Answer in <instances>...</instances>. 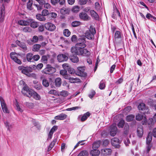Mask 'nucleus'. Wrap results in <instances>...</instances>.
Listing matches in <instances>:
<instances>
[{"label":"nucleus","instance_id":"3c124183","mask_svg":"<svg viewBox=\"0 0 156 156\" xmlns=\"http://www.w3.org/2000/svg\"><path fill=\"white\" fill-rule=\"evenodd\" d=\"M63 33L64 36L68 37L70 34V32L67 29L64 30L63 32Z\"/></svg>","mask_w":156,"mask_h":156},{"label":"nucleus","instance_id":"473e14b6","mask_svg":"<svg viewBox=\"0 0 156 156\" xmlns=\"http://www.w3.org/2000/svg\"><path fill=\"white\" fill-rule=\"evenodd\" d=\"M101 142L100 141H98L95 142L93 144L92 147L93 149H97L98 148Z\"/></svg>","mask_w":156,"mask_h":156},{"label":"nucleus","instance_id":"72a5a7b5","mask_svg":"<svg viewBox=\"0 0 156 156\" xmlns=\"http://www.w3.org/2000/svg\"><path fill=\"white\" fill-rule=\"evenodd\" d=\"M32 97L37 100H40L41 99L40 95L35 91L34 92Z\"/></svg>","mask_w":156,"mask_h":156},{"label":"nucleus","instance_id":"7c9ffc66","mask_svg":"<svg viewBox=\"0 0 156 156\" xmlns=\"http://www.w3.org/2000/svg\"><path fill=\"white\" fill-rule=\"evenodd\" d=\"M145 117L144 115L138 113L136 114V120L138 121H140L143 118Z\"/></svg>","mask_w":156,"mask_h":156},{"label":"nucleus","instance_id":"1a4fd4ad","mask_svg":"<svg viewBox=\"0 0 156 156\" xmlns=\"http://www.w3.org/2000/svg\"><path fill=\"white\" fill-rule=\"evenodd\" d=\"M39 4V5L34 3V5L35 6L38 10H41L42 8V5H44L46 1L45 0H35Z\"/></svg>","mask_w":156,"mask_h":156},{"label":"nucleus","instance_id":"c85d7f7f","mask_svg":"<svg viewBox=\"0 0 156 156\" xmlns=\"http://www.w3.org/2000/svg\"><path fill=\"white\" fill-rule=\"evenodd\" d=\"M99 88L101 90L104 89L105 87V81L102 80L100 82L99 84Z\"/></svg>","mask_w":156,"mask_h":156},{"label":"nucleus","instance_id":"864d4df0","mask_svg":"<svg viewBox=\"0 0 156 156\" xmlns=\"http://www.w3.org/2000/svg\"><path fill=\"white\" fill-rule=\"evenodd\" d=\"M42 84L43 86L45 87H47L49 85V83L48 80L46 79L43 80L42 81Z\"/></svg>","mask_w":156,"mask_h":156},{"label":"nucleus","instance_id":"680f3d73","mask_svg":"<svg viewBox=\"0 0 156 156\" xmlns=\"http://www.w3.org/2000/svg\"><path fill=\"white\" fill-rule=\"evenodd\" d=\"M16 109L18 111L20 112H22L23 110L20 108L19 105L18 103L16 101Z\"/></svg>","mask_w":156,"mask_h":156},{"label":"nucleus","instance_id":"f704fd0d","mask_svg":"<svg viewBox=\"0 0 156 156\" xmlns=\"http://www.w3.org/2000/svg\"><path fill=\"white\" fill-rule=\"evenodd\" d=\"M41 45L39 44H35L33 47L32 50L34 51H38L40 49Z\"/></svg>","mask_w":156,"mask_h":156},{"label":"nucleus","instance_id":"bf43d9fd","mask_svg":"<svg viewBox=\"0 0 156 156\" xmlns=\"http://www.w3.org/2000/svg\"><path fill=\"white\" fill-rule=\"evenodd\" d=\"M38 41V37L37 36H33L32 40L30 41L31 42H33L34 43H37Z\"/></svg>","mask_w":156,"mask_h":156},{"label":"nucleus","instance_id":"c03bdc74","mask_svg":"<svg viewBox=\"0 0 156 156\" xmlns=\"http://www.w3.org/2000/svg\"><path fill=\"white\" fill-rule=\"evenodd\" d=\"M25 105L27 107L29 108H33L34 107V103L32 102H26Z\"/></svg>","mask_w":156,"mask_h":156},{"label":"nucleus","instance_id":"aec40b11","mask_svg":"<svg viewBox=\"0 0 156 156\" xmlns=\"http://www.w3.org/2000/svg\"><path fill=\"white\" fill-rule=\"evenodd\" d=\"M137 136L140 137H141L143 134L144 131L143 127L140 126L138 127L137 129Z\"/></svg>","mask_w":156,"mask_h":156},{"label":"nucleus","instance_id":"052dcab7","mask_svg":"<svg viewBox=\"0 0 156 156\" xmlns=\"http://www.w3.org/2000/svg\"><path fill=\"white\" fill-rule=\"evenodd\" d=\"M60 94L61 95L65 97L68 95V93L67 91L63 90L61 92Z\"/></svg>","mask_w":156,"mask_h":156},{"label":"nucleus","instance_id":"9b49d317","mask_svg":"<svg viewBox=\"0 0 156 156\" xmlns=\"http://www.w3.org/2000/svg\"><path fill=\"white\" fill-rule=\"evenodd\" d=\"M142 122L143 125L148 124L149 125H153L155 122H154L153 118H150L147 121L146 118L144 117V121Z\"/></svg>","mask_w":156,"mask_h":156},{"label":"nucleus","instance_id":"49530a36","mask_svg":"<svg viewBox=\"0 0 156 156\" xmlns=\"http://www.w3.org/2000/svg\"><path fill=\"white\" fill-rule=\"evenodd\" d=\"M77 156H88V151H81Z\"/></svg>","mask_w":156,"mask_h":156},{"label":"nucleus","instance_id":"9d476101","mask_svg":"<svg viewBox=\"0 0 156 156\" xmlns=\"http://www.w3.org/2000/svg\"><path fill=\"white\" fill-rule=\"evenodd\" d=\"M57 59L59 62H61L67 60L68 57L65 54H59L57 56Z\"/></svg>","mask_w":156,"mask_h":156},{"label":"nucleus","instance_id":"4468645a","mask_svg":"<svg viewBox=\"0 0 156 156\" xmlns=\"http://www.w3.org/2000/svg\"><path fill=\"white\" fill-rule=\"evenodd\" d=\"M112 152V150L110 149L105 148L101 150V154L104 156L109 155Z\"/></svg>","mask_w":156,"mask_h":156},{"label":"nucleus","instance_id":"39448f33","mask_svg":"<svg viewBox=\"0 0 156 156\" xmlns=\"http://www.w3.org/2000/svg\"><path fill=\"white\" fill-rule=\"evenodd\" d=\"M110 133L111 136H114L117 133V128L115 124H113L110 127Z\"/></svg>","mask_w":156,"mask_h":156},{"label":"nucleus","instance_id":"09e8293b","mask_svg":"<svg viewBox=\"0 0 156 156\" xmlns=\"http://www.w3.org/2000/svg\"><path fill=\"white\" fill-rule=\"evenodd\" d=\"M125 121L123 120H121L118 123V126L119 128H122L123 127Z\"/></svg>","mask_w":156,"mask_h":156},{"label":"nucleus","instance_id":"ea45409f","mask_svg":"<svg viewBox=\"0 0 156 156\" xmlns=\"http://www.w3.org/2000/svg\"><path fill=\"white\" fill-rule=\"evenodd\" d=\"M114 38L115 39L121 38V34L120 31H116L114 35Z\"/></svg>","mask_w":156,"mask_h":156},{"label":"nucleus","instance_id":"ddd939ff","mask_svg":"<svg viewBox=\"0 0 156 156\" xmlns=\"http://www.w3.org/2000/svg\"><path fill=\"white\" fill-rule=\"evenodd\" d=\"M87 9H85L84 11L85 12H82L80 13L79 16L80 18L84 20H88V16L87 13L85 12H87Z\"/></svg>","mask_w":156,"mask_h":156},{"label":"nucleus","instance_id":"412c9836","mask_svg":"<svg viewBox=\"0 0 156 156\" xmlns=\"http://www.w3.org/2000/svg\"><path fill=\"white\" fill-rule=\"evenodd\" d=\"M120 16V13L118 10L117 9H114L112 16V17L114 19H117V18H119Z\"/></svg>","mask_w":156,"mask_h":156},{"label":"nucleus","instance_id":"6e6d98bb","mask_svg":"<svg viewBox=\"0 0 156 156\" xmlns=\"http://www.w3.org/2000/svg\"><path fill=\"white\" fill-rule=\"evenodd\" d=\"M80 24V23L78 21H74L72 23V25L73 27H75L79 26Z\"/></svg>","mask_w":156,"mask_h":156},{"label":"nucleus","instance_id":"423d86ee","mask_svg":"<svg viewBox=\"0 0 156 156\" xmlns=\"http://www.w3.org/2000/svg\"><path fill=\"white\" fill-rule=\"evenodd\" d=\"M111 143L112 145L114 146L116 148H119L120 145V141L119 139L117 138L114 137L111 140Z\"/></svg>","mask_w":156,"mask_h":156},{"label":"nucleus","instance_id":"8fccbe9b","mask_svg":"<svg viewBox=\"0 0 156 156\" xmlns=\"http://www.w3.org/2000/svg\"><path fill=\"white\" fill-rule=\"evenodd\" d=\"M23 26H27L29 25L30 23L32 22V19H28L27 20H23Z\"/></svg>","mask_w":156,"mask_h":156},{"label":"nucleus","instance_id":"de8ad7c7","mask_svg":"<svg viewBox=\"0 0 156 156\" xmlns=\"http://www.w3.org/2000/svg\"><path fill=\"white\" fill-rule=\"evenodd\" d=\"M33 2L32 0H29L27 4V7L29 10H32V6Z\"/></svg>","mask_w":156,"mask_h":156},{"label":"nucleus","instance_id":"774afa93","mask_svg":"<svg viewBox=\"0 0 156 156\" xmlns=\"http://www.w3.org/2000/svg\"><path fill=\"white\" fill-rule=\"evenodd\" d=\"M44 5V7L47 9H50L51 7V6L50 4L47 2H45Z\"/></svg>","mask_w":156,"mask_h":156},{"label":"nucleus","instance_id":"a878e982","mask_svg":"<svg viewBox=\"0 0 156 156\" xmlns=\"http://www.w3.org/2000/svg\"><path fill=\"white\" fill-rule=\"evenodd\" d=\"M30 89L28 87L25 86L23 87L22 90V93L24 95L26 96Z\"/></svg>","mask_w":156,"mask_h":156},{"label":"nucleus","instance_id":"c756f323","mask_svg":"<svg viewBox=\"0 0 156 156\" xmlns=\"http://www.w3.org/2000/svg\"><path fill=\"white\" fill-rule=\"evenodd\" d=\"M80 10V7L78 5H75L73 6L71 9L72 12L74 13H77Z\"/></svg>","mask_w":156,"mask_h":156},{"label":"nucleus","instance_id":"5fc2aeb1","mask_svg":"<svg viewBox=\"0 0 156 156\" xmlns=\"http://www.w3.org/2000/svg\"><path fill=\"white\" fill-rule=\"evenodd\" d=\"M23 31L25 32H30L31 31V29L29 27H26L23 28Z\"/></svg>","mask_w":156,"mask_h":156},{"label":"nucleus","instance_id":"a211bd4d","mask_svg":"<svg viewBox=\"0 0 156 156\" xmlns=\"http://www.w3.org/2000/svg\"><path fill=\"white\" fill-rule=\"evenodd\" d=\"M67 115L64 113H61L55 117V119L58 120H64L67 118Z\"/></svg>","mask_w":156,"mask_h":156},{"label":"nucleus","instance_id":"4be33fe9","mask_svg":"<svg viewBox=\"0 0 156 156\" xmlns=\"http://www.w3.org/2000/svg\"><path fill=\"white\" fill-rule=\"evenodd\" d=\"M87 116L88 112H87L82 116L81 115H79L77 119L79 121H83L87 119Z\"/></svg>","mask_w":156,"mask_h":156},{"label":"nucleus","instance_id":"6e6552de","mask_svg":"<svg viewBox=\"0 0 156 156\" xmlns=\"http://www.w3.org/2000/svg\"><path fill=\"white\" fill-rule=\"evenodd\" d=\"M44 27L46 30L51 31H54L56 28L55 26L50 23H45Z\"/></svg>","mask_w":156,"mask_h":156},{"label":"nucleus","instance_id":"f03ea898","mask_svg":"<svg viewBox=\"0 0 156 156\" xmlns=\"http://www.w3.org/2000/svg\"><path fill=\"white\" fill-rule=\"evenodd\" d=\"M10 0H0V2L2 3V6L0 9L1 14H0V21L2 22L4 19V15L5 13V7L3 2L8 3Z\"/></svg>","mask_w":156,"mask_h":156},{"label":"nucleus","instance_id":"f8f14e48","mask_svg":"<svg viewBox=\"0 0 156 156\" xmlns=\"http://www.w3.org/2000/svg\"><path fill=\"white\" fill-rule=\"evenodd\" d=\"M10 56L11 58L15 62L19 64H21L22 62L20 60L18 59L16 56V55L14 52H11L10 54Z\"/></svg>","mask_w":156,"mask_h":156},{"label":"nucleus","instance_id":"dca6fc26","mask_svg":"<svg viewBox=\"0 0 156 156\" xmlns=\"http://www.w3.org/2000/svg\"><path fill=\"white\" fill-rule=\"evenodd\" d=\"M90 13L93 19L97 20H99V15L94 10H90Z\"/></svg>","mask_w":156,"mask_h":156},{"label":"nucleus","instance_id":"2eb2a0df","mask_svg":"<svg viewBox=\"0 0 156 156\" xmlns=\"http://www.w3.org/2000/svg\"><path fill=\"white\" fill-rule=\"evenodd\" d=\"M78 71L77 73L78 75L81 76H84L86 74L84 73V69L83 67H78Z\"/></svg>","mask_w":156,"mask_h":156},{"label":"nucleus","instance_id":"20e7f679","mask_svg":"<svg viewBox=\"0 0 156 156\" xmlns=\"http://www.w3.org/2000/svg\"><path fill=\"white\" fill-rule=\"evenodd\" d=\"M96 33V30L94 28L91 26L88 31V39H94V35Z\"/></svg>","mask_w":156,"mask_h":156},{"label":"nucleus","instance_id":"79ce46f5","mask_svg":"<svg viewBox=\"0 0 156 156\" xmlns=\"http://www.w3.org/2000/svg\"><path fill=\"white\" fill-rule=\"evenodd\" d=\"M138 108L139 110H144L145 109V104L143 103H140L138 106Z\"/></svg>","mask_w":156,"mask_h":156},{"label":"nucleus","instance_id":"f257e3e1","mask_svg":"<svg viewBox=\"0 0 156 156\" xmlns=\"http://www.w3.org/2000/svg\"><path fill=\"white\" fill-rule=\"evenodd\" d=\"M86 36L82 37L78 39L79 42L75 45V47H72L71 52L72 53L79 55H87L88 50L87 49L84 48L86 46L85 39Z\"/></svg>","mask_w":156,"mask_h":156},{"label":"nucleus","instance_id":"7ed1b4c3","mask_svg":"<svg viewBox=\"0 0 156 156\" xmlns=\"http://www.w3.org/2000/svg\"><path fill=\"white\" fill-rule=\"evenodd\" d=\"M55 71L56 69L55 68L51 67L49 65L47 67L42 71V72L43 73L48 74H53Z\"/></svg>","mask_w":156,"mask_h":156},{"label":"nucleus","instance_id":"b1692460","mask_svg":"<svg viewBox=\"0 0 156 156\" xmlns=\"http://www.w3.org/2000/svg\"><path fill=\"white\" fill-rule=\"evenodd\" d=\"M60 74L62 75L65 79L68 78V75L67 74V71L66 69L61 70L60 71Z\"/></svg>","mask_w":156,"mask_h":156},{"label":"nucleus","instance_id":"e2e57ef3","mask_svg":"<svg viewBox=\"0 0 156 156\" xmlns=\"http://www.w3.org/2000/svg\"><path fill=\"white\" fill-rule=\"evenodd\" d=\"M146 17L147 19L150 20L151 21H153V19L154 18V16H153L150 13H148L147 14Z\"/></svg>","mask_w":156,"mask_h":156},{"label":"nucleus","instance_id":"f3484780","mask_svg":"<svg viewBox=\"0 0 156 156\" xmlns=\"http://www.w3.org/2000/svg\"><path fill=\"white\" fill-rule=\"evenodd\" d=\"M16 43L18 46L22 48L24 50L26 51L27 50L26 45L23 42L17 40L16 41Z\"/></svg>","mask_w":156,"mask_h":156},{"label":"nucleus","instance_id":"13d9d810","mask_svg":"<svg viewBox=\"0 0 156 156\" xmlns=\"http://www.w3.org/2000/svg\"><path fill=\"white\" fill-rule=\"evenodd\" d=\"M81 107L79 106L74 107L71 108H69L66 109V110L67 111H71L72 110H75L77 109L80 108Z\"/></svg>","mask_w":156,"mask_h":156},{"label":"nucleus","instance_id":"bb28decb","mask_svg":"<svg viewBox=\"0 0 156 156\" xmlns=\"http://www.w3.org/2000/svg\"><path fill=\"white\" fill-rule=\"evenodd\" d=\"M55 84L57 87H60L62 84V80L60 77H58L55 80Z\"/></svg>","mask_w":156,"mask_h":156},{"label":"nucleus","instance_id":"c9c22d12","mask_svg":"<svg viewBox=\"0 0 156 156\" xmlns=\"http://www.w3.org/2000/svg\"><path fill=\"white\" fill-rule=\"evenodd\" d=\"M135 118V115L131 114L127 115L126 118V120L127 122H130L133 121Z\"/></svg>","mask_w":156,"mask_h":156},{"label":"nucleus","instance_id":"cd10ccee","mask_svg":"<svg viewBox=\"0 0 156 156\" xmlns=\"http://www.w3.org/2000/svg\"><path fill=\"white\" fill-rule=\"evenodd\" d=\"M70 60L73 63H76L79 61V58L76 55H73L70 57Z\"/></svg>","mask_w":156,"mask_h":156},{"label":"nucleus","instance_id":"393cba45","mask_svg":"<svg viewBox=\"0 0 156 156\" xmlns=\"http://www.w3.org/2000/svg\"><path fill=\"white\" fill-rule=\"evenodd\" d=\"M67 79H68L70 82L71 83H75L80 82V80L77 78H74L73 77H69L68 76V78Z\"/></svg>","mask_w":156,"mask_h":156},{"label":"nucleus","instance_id":"5701e85b","mask_svg":"<svg viewBox=\"0 0 156 156\" xmlns=\"http://www.w3.org/2000/svg\"><path fill=\"white\" fill-rule=\"evenodd\" d=\"M100 153V151L97 149H93L90 152V154L92 156H98Z\"/></svg>","mask_w":156,"mask_h":156},{"label":"nucleus","instance_id":"0eeeda50","mask_svg":"<svg viewBox=\"0 0 156 156\" xmlns=\"http://www.w3.org/2000/svg\"><path fill=\"white\" fill-rule=\"evenodd\" d=\"M0 101L2 108L3 112L6 113H9V111L7 108L4 100L3 98L1 97H0Z\"/></svg>","mask_w":156,"mask_h":156},{"label":"nucleus","instance_id":"4d7b16f0","mask_svg":"<svg viewBox=\"0 0 156 156\" xmlns=\"http://www.w3.org/2000/svg\"><path fill=\"white\" fill-rule=\"evenodd\" d=\"M41 13L42 15L44 16H47L49 14V12L48 10L46 9H44L42 10Z\"/></svg>","mask_w":156,"mask_h":156},{"label":"nucleus","instance_id":"0e129e2a","mask_svg":"<svg viewBox=\"0 0 156 156\" xmlns=\"http://www.w3.org/2000/svg\"><path fill=\"white\" fill-rule=\"evenodd\" d=\"M124 133L126 135H127L128 133L129 126L127 125H125L124 127Z\"/></svg>","mask_w":156,"mask_h":156},{"label":"nucleus","instance_id":"a19ab883","mask_svg":"<svg viewBox=\"0 0 156 156\" xmlns=\"http://www.w3.org/2000/svg\"><path fill=\"white\" fill-rule=\"evenodd\" d=\"M152 135L151 133H149L148 136L146 139L147 143V144H150L152 139Z\"/></svg>","mask_w":156,"mask_h":156},{"label":"nucleus","instance_id":"4c0bfd02","mask_svg":"<svg viewBox=\"0 0 156 156\" xmlns=\"http://www.w3.org/2000/svg\"><path fill=\"white\" fill-rule=\"evenodd\" d=\"M61 13L63 15H65L69 13V10L68 9L63 7L60 10Z\"/></svg>","mask_w":156,"mask_h":156},{"label":"nucleus","instance_id":"58836bf2","mask_svg":"<svg viewBox=\"0 0 156 156\" xmlns=\"http://www.w3.org/2000/svg\"><path fill=\"white\" fill-rule=\"evenodd\" d=\"M33 55L31 53H29L27 55V61L29 62L33 61Z\"/></svg>","mask_w":156,"mask_h":156},{"label":"nucleus","instance_id":"2f4dec72","mask_svg":"<svg viewBox=\"0 0 156 156\" xmlns=\"http://www.w3.org/2000/svg\"><path fill=\"white\" fill-rule=\"evenodd\" d=\"M36 18L38 20L41 21H44L46 20L45 18L40 14H37Z\"/></svg>","mask_w":156,"mask_h":156},{"label":"nucleus","instance_id":"338daca9","mask_svg":"<svg viewBox=\"0 0 156 156\" xmlns=\"http://www.w3.org/2000/svg\"><path fill=\"white\" fill-rule=\"evenodd\" d=\"M96 92L95 91L92 90L90 91V94L89 95V97L90 98H92L94 96Z\"/></svg>","mask_w":156,"mask_h":156},{"label":"nucleus","instance_id":"69168bd1","mask_svg":"<svg viewBox=\"0 0 156 156\" xmlns=\"http://www.w3.org/2000/svg\"><path fill=\"white\" fill-rule=\"evenodd\" d=\"M87 0H79L78 3L81 5H84L87 3Z\"/></svg>","mask_w":156,"mask_h":156},{"label":"nucleus","instance_id":"e433bc0d","mask_svg":"<svg viewBox=\"0 0 156 156\" xmlns=\"http://www.w3.org/2000/svg\"><path fill=\"white\" fill-rule=\"evenodd\" d=\"M56 142H57V139H54L53 140V141L50 144V145L48 148V151L51 150V149L53 147L55 144Z\"/></svg>","mask_w":156,"mask_h":156},{"label":"nucleus","instance_id":"603ef678","mask_svg":"<svg viewBox=\"0 0 156 156\" xmlns=\"http://www.w3.org/2000/svg\"><path fill=\"white\" fill-rule=\"evenodd\" d=\"M34 92V91L33 90H32L30 89V90L28 91V92L26 94V96L29 98L31 97H32Z\"/></svg>","mask_w":156,"mask_h":156},{"label":"nucleus","instance_id":"6ab92c4d","mask_svg":"<svg viewBox=\"0 0 156 156\" xmlns=\"http://www.w3.org/2000/svg\"><path fill=\"white\" fill-rule=\"evenodd\" d=\"M30 69L28 67H24V69L22 71V73L27 76L31 77L33 75H34V74H31L29 72V70Z\"/></svg>","mask_w":156,"mask_h":156},{"label":"nucleus","instance_id":"a18cd8bd","mask_svg":"<svg viewBox=\"0 0 156 156\" xmlns=\"http://www.w3.org/2000/svg\"><path fill=\"white\" fill-rule=\"evenodd\" d=\"M43 66V64L42 63L38 64L37 66L35 65H31V67H33V68H36L38 69H42Z\"/></svg>","mask_w":156,"mask_h":156},{"label":"nucleus","instance_id":"37998d69","mask_svg":"<svg viewBox=\"0 0 156 156\" xmlns=\"http://www.w3.org/2000/svg\"><path fill=\"white\" fill-rule=\"evenodd\" d=\"M30 23V26L34 28H37L38 25V23L37 22L34 21H32V22Z\"/></svg>","mask_w":156,"mask_h":156}]
</instances>
